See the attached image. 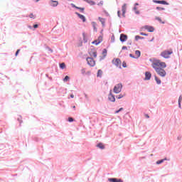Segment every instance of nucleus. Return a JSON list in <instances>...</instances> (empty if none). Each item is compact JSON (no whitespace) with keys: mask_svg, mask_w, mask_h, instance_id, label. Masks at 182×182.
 Listing matches in <instances>:
<instances>
[{"mask_svg":"<svg viewBox=\"0 0 182 182\" xmlns=\"http://www.w3.org/2000/svg\"><path fill=\"white\" fill-rule=\"evenodd\" d=\"M108 181L109 182H123L122 179L115 178H108Z\"/></svg>","mask_w":182,"mask_h":182,"instance_id":"obj_15","label":"nucleus"},{"mask_svg":"<svg viewBox=\"0 0 182 182\" xmlns=\"http://www.w3.org/2000/svg\"><path fill=\"white\" fill-rule=\"evenodd\" d=\"M155 4H160L163 5H169V3H167L165 0H154Z\"/></svg>","mask_w":182,"mask_h":182,"instance_id":"obj_6","label":"nucleus"},{"mask_svg":"<svg viewBox=\"0 0 182 182\" xmlns=\"http://www.w3.org/2000/svg\"><path fill=\"white\" fill-rule=\"evenodd\" d=\"M86 61L87 63V65L90 67H94L96 65V63L93 58H86Z\"/></svg>","mask_w":182,"mask_h":182,"instance_id":"obj_5","label":"nucleus"},{"mask_svg":"<svg viewBox=\"0 0 182 182\" xmlns=\"http://www.w3.org/2000/svg\"><path fill=\"white\" fill-rule=\"evenodd\" d=\"M124 109L123 108H120L119 109V111H122V110H123Z\"/></svg>","mask_w":182,"mask_h":182,"instance_id":"obj_48","label":"nucleus"},{"mask_svg":"<svg viewBox=\"0 0 182 182\" xmlns=\"http://www.w3.org/2000/svg\"><path fill=\"white\" fill-rule=\"evenodd\" d=\"M102 41H103V38L102 36H100L97 41H95L94 42H92V44H95L96 46H97L98 44L102 43Z\"/></svg>","mask_w":182,"mask_h":182,"instance_id":"obj_13","label":"nucleus"},{"mask_svg":"<svg viewBox=\"0 0 182 182\" xmlns=\"http://www.w3.org/2000/svg\"><path fill=\"white\" fill-rule=\"evenodd\" d=\"M20 50H17V52H16V56H18V53H20Z\"/></svg>","mask_w":182,"mask_h":182,"instance_id":"obj_41","label":"nucleus"},{"mask_svg":"<svg viewBox=\"0 0 182 182\" xmlns=\"http://www.w3.org/2000/svg\"><path fill=\"white\" fill-rule=\"evenodd\" d=\"M75 14L79 17V18H80L82 21V22L86 21V18L85 16H83L82 14H80V13H75Z\"/></svg>","mask_w":182,"mask_h":182,"instance_id":"obj_16","label":"nucleus"},{"mask_svg":"<svg viewBox=\"0 0 182 182\" xmlns=\"http://www.w3.org/2000/svg\"><path fill=\"white\" fill-rule=\"evenodd\" d=\"M129 56H130V57H132V58H134V56H133L132 54H131V55H129Z\"/></svg>","mask_w":182,"mask_h":182,"instance_id":"obj_49","label":"nucleus"},{"mask_svg":"<svg viewBox=\"0 0 182 182\" xmlns=\"http://www.w3.org/2000/svg\"><path fill=\"white\" fill-rule=\"evenodd\" d=\"M73 121H74L73 118H72V117H68V122H73Z\"/></svg>","mask_w":182,"mask_h":182,"instance_id":"obj_35","label":"nucleus"},{"mask_svg":"<svg viewBox=\"0 0 182 182\" xmlns=\"http://www.w3.org/2000/svg\"><path fill=\"white\" fill-rule=\"evenodd\" d=\"M166 64L164 62H161L160 60H154L152 63V68L155 70L156 73L162 77H166V72L162 68H166ZM159 67L162 68H160Z\"/></svg>","mask_w":182,"mask_h":182,"instance_id":"obj_1","label":"nucleus"},{"mask_svg":"<svg viewBox=\"0 0 182 182\" xmlns=\"http://www.w3.org/2000/svg\"><path fill=\"white\" fill-rule=\"evenodd\" d=\"M112 63L119 69H122V61L119 58H114L112 60Z\"/></svg>","mask_w":182,"mask_h":182,"instance_id":"obj_3","label":"nucleus"},{"mask_svg":"<svg viewBox=\"0 0 182 182\" xmlns=\"http://www.w3.org/2000/svg\"><path fill=\"white\" fill-rule=\"evenodd\" d=\"M65 64L64 63L60 64V68L65 69Z\"/></svg>","mask_w":182,"mask_h":182,"instance_id":"obj_25","label":"nucleus"},{"mask_svg":"<svg viewBox=\"0 0 182 182\" xmlns=\"http://www.w3.org/2000/svg\"><path fill=\"white\" fill-rule=\"evenodd\" d=\"M135 13H136V14H140L139 11H135Z\"/></svg>","mask_w":182,"mask_h":182,"instance_id":"obj_45","label":"nucleus"},{"mask_svg":"<svg viewBox=\"0 0 182 182\" xmlns=\"http://www.w3.org/2000/svg\"><path fill=\"white\" fill-rule=\"evenodd\" d=\"M155 19L156 20V21H158L159 23H163V24H164L165 23V21H162V19L161 18V17H155Z\"/></svg>","mask_w":182,"mask_h":182,"instance_id":"obj_20","label":"nucleus"},{"mask_svg":"<svg viewBox=\"0 0 182 182\" xmlns=\"http://www.w3.org/2000/svg\"><path fill=\"white\" fill-rule=\"evenodd\" d=\"M122 50H127V47L123 46V47L122 48Z\"/></svg>","mask_w":182,"mask_h":182,"instance_id":"obj_42","label":"nucleus"},{"mask_svg":"<svg viewBox=\"0 0 182 182\" xmlns=\"http://www.w3.org/2000/svg\"><path fill=\"white\" fill-rule=\"evenodd\" d=\"M85 73H86V70H85V69H82V70H81V73H82V75H85Z\"/></svg>","mask_w":182,"mask_h":182,"instance_id":"obj_34","label":"nucleus"},{"mask_svg":"<svg viewBox=\"0 0 182 182\" xmlns=\"http://www.w3.org/2000/svg\"><path fill=\"white\" fill-rule=\"evenodd\" d=\"M117 16H118V17H121V11H120V10H118V11H117Z\"/></svg>","mask_w":182,"mask_h":182,"instance_id":"obj_36","label":"nucleus"},{"mask_svg":"<svg viewBox=\"0 0 182 182\" xmlns=\"http://www.w3.org/2000/svg\"><path fill=\"white\" fill-rule=\"evenodd\" d=\"M70 97L71 98H74V95H70Z\"/></svg>","mask_w":182,"mask_h":182,"instance_id":"obj_47","label":"nucleus"},{"mask_svg":"<svg viewBox=\"0 0 182 182\" xmlns=\"http://www.w3.org/2000/svg\"><path fill=\"white\" fill-rule=\"evenodd\" d=\"M140 35L141 36H147L148 35L144 33H140Z\"/></svg>","mask_w":182,"mask_h":182,"instance_id":"obj_40","label":"nucleus"},{"mask_svg":"<svg viewBox=\"0 0 182 182\" xmlns=\"http://www.w3.org/2000/svg\"><path fill=\"white\" fill-rule=\"evenodd\" d=\"M181 102H182V96H180L179 99H178V105H179V107H181Z\"/></svg>","mask_w":182,"mask_h":182,"instance_id":"obj_26","label":"nucleus"},{"mask_svg":"<svg viewBox=\"0 0 182 182\" xmlns=\"http://www.w3.org/2000/svg\"><path fill=\"white\" fill-rule=\"evenodd\" d=\"M124 96H125V95L121 94V95H119L117 97V99H122V98H123Z\"/></svg>","mask_w":182,"mask_h":182,"instance_id":"obj_27","label":"nucleus"},{"mask_svg":"<svg viewBox=\"0 0 182 182\" xmlns=\"http://www.w3.org/2000/svg\"><path fill=\"white\" fill-rule=\"evenodd\" d=\"M28 17L31 18H35V16H34V14H33V13H31V14H29Z\"/></svg>","mask_w":182,"mask_h":182,"instance_id":"obj_30","label":"nucleus"},{"mask_svg":"<svg viewBox=\"0 0 182 182\" xmlns=\"http://www.w3.org/2000/svg\"><path fill=\"white\" fill-rule=\"evenodd\" d=\"M120 111L119 110H117L115 112V114H118Z\"/></svg>","mask_w":182,"mask_h":182,"instance_id":"obj_46","label":"nucleus"},{"mask_svg":"<svg viewBox=\"0 0 182 182\" xmlns=\"http://www.w3.org/2000/svg\"><path fill=\"white\" fill-rule=\"evenodd\" d=\"M92 26L94 30H97V28H96L97 23H95V21H92Z\"/></svg>","mask_w":182,"mask_h":182,"instance_id":"obj_24","label":"nucleus"},{"mask_svg":"<svg viewBox=\"0 0 182 182\" xmlns=\"http://www.w3.org/2000/svg\"><path fill=\"white\" fill-rule=\"evenodd\" d=\"M128 39V37L127 35H124V34H121L120 35V38H119V40L121 42L124 43L125 41H127Z\"/></svg>","mask_w":182,"mask_h":182,"instance_id":"obj_7","label":"nucleus"},{"mask_svg":"<svg viewBox=\"0 0 182 182\" xmlns=\"http://www.w3.org/2000/svg\"><path fill=\"white\" fill-rule=\"evenodd\" d=\"M79 10L81 11V12H83L85 11V9H83V7H80L79 8Z\"/></svg>","mask_w":182,"mask_h":182,"instance_id":"obj_39","label":"nucleus"},{"mask_svg":"<svg viewBox=\"0 0 182 182\" xmlns=\"http://www.w3.org/2000/svg\"><path fill=\"white\" fill-rule=\"evenodd\" d=\"M103 72L102 70H98L97 73V77H101L102 76Z\"/></svg>","mask_w":182,"mask_h":182,"instance_id":"obj_18","label":"nucleus"},{"mask_svg":"<svg viewBox=\"0 0 182 182\" xmlns=\"http://www.w3.org/2000/svg\"><path fill=\"white\" fill-rule=\"evenodd\" d=\"M108 100L112 102H114L116 101L115 96L113 95L112 92H110L108 95Z\"/></svg>","mask_w":182,"mask_h":182,"instance_id":"obj_11","label":"nucleus"},{"mask_svg":"<svg viewBox=\"0 0 182 182\" xmlns=\"http://www.w3.org/2000/svg\"><path fill=\"white\" fill-rule=\"evenodd\" d=\"M135 55H136V58H139L141 56V52L139 50H136Z\"/></svg>","mask_w":182,"mask_h":182,"instance_id":"obj_21","label":"nucleus"},{"mask_svg":"<svg viewBox=\"0 0 182 182\" xmlns=\"http://www.w3.org/2000/svg\"><path fill=\"white\" fill-rule=\"evenodd\" d=\"M73 108L75 109V108H76V107H75V106H73Z\"/></svg>","mask_w":182,"mask_h":182,"instance_id":"obj_50","label":"nucleus"},{"mask_svg":"<svg viewBox=\"0 0 182 182\" xmlns=\"http://www.w3.org/2000/svg\"><path fill=\"white\" fill-rule=\"evenodd\" d=\"M122 67L123 68H127V63L125 62L122 63Z\"/></svg>","mask_w":182,"mask_h":182,"instance_id":"obj_37","label":"nucleus"},{"mask_svg":"<svg viewBox=\"0 0 182 182\" xmlns=\"http://www.w3.org/2000/svg\"><path fill=\"white\" fill-rule=\"evenodd\" d=\"M164 161H165V159H161V160H160V161H156V164H162Z\"/></svg>","mask_w":182,"mask_h":182,"instance_id":"obj_28","label":"nucleus"},{"mask_svg":"<svg viewBox=\"0 0 182 182\" xmlns=\"http://www.w3.org/2000/svg\"><path fill=\"white\" fill-rule=\"evenodd\" d=\"M127 4H123V6L122 7V16L123 17H125V14H126V11H127Z\"/></svg>","mask_w":182,"mask_h":182,"instance_id":"obj_12","label":"nucleus"},{"mask_svg":"<svg viewBox=\"0 0 182 182\" xmlns=\"http://www.w3.org/2000/svg\"><path fill=\"white\" fill-rule=\"evenodd\" d=\"M75 9H80V7H77V6H73Z\"/></svg>","mask_w":182,"mask_h":182,"instance_id":"obj_43","label":"nucleus"},{"mask_svg":"<svg viewBox=\"0 0 182 182\" xmlns=\"http://www.w3.org/2000/svg\"><path fill=\"white\" fill-rule=\"evenodd\" d=\"M122 85L118 84L116 86H114L113 91L114 93L119 94V92H122Z\"/></svg>","mask_w":182,"mask_h":182,"instance_id":"obj_4","label":"nucleus"},{"mask_svg":"<svg viewBox=\"0 0 182 182\" xmlns=\"http://www.w3.org/2000/svg\"><path fill=\"white\" fill-rule=\"evenodd\" d=\"M144 29L147 30L149 32H154V28L152 27V26H144Z\"/></svg>","mask_w":182,"mask_h":182,"instance_id":"obj_10","label":"nucleus"},{"mask_svg":"<svg viewBox=\"0 0 182 182\" xmlns=\"http://www.w3.org/2000/svg\"><path fill=\"white\" fill-rule=\"evenodd\" d=\"M156 9L159 11H165L164 7H156Z\"/></svg>","mask_w":182,"mask_h":182,"instance_id":"obj_29","label":"nucleus"},{"mask_svg":"<svg viewBox=\"0 0 182 182\" xmlns=\"http://www.w3.org/2000/svg\"><path fill=\"white\" fill-rule=\"evenodd\" d=\"M17 120H18V122H20V124L22 123V117L21 116H18V118H17Z\"/></svg>","mask_w":182,"mask_h":182,"instance_id":"obj_32","label":"nucleus"},{"mask_svg":"<svg viewBox=\"0 0 182 182\" xmlns=\"http://www.w3.org/2000/svg\"><path fill=\"white\" fill-rule=\"evenodd\" d=\"M33 27L34 28H38V24H33Z\"/></svg>","mask_w":182,"mask_h":182,"instance_id":"obj_38","label":"nucleus"},{"mask_svg":"<svg viewBox=\"0 0 182 182\" xmlns=\"http://www.w3.org/2000/svg\"><path fill=\"white\" fill-rule=\"evenodd\" d=\"M142 38H141V36H136L135 37V40H136V41H138V40L142 39Z\"/></svg>","mask_w":182,"mask_h":182,"instance_id":"obj_33","label":"nucleus"},{"mask_svg":"<svg viewBox=\"0 0 182 182\" xmlns=\"http://www.w3.org/2000/svg\"><path fill=\"white\" fill-rule=\"evenodd\" d=\"M89 54L90 56H93L94 58L97 57V53L95 49H92L90 50Z\"/></svg>","mask_w":182,"mask_h":182,"instance_id":"obj_8","label":"nucleus"},{"mask_svg":"<svg viewBox=\"0 0 182 182\" xmlns=\"http://www.w3.org/2000/svg\"><path fill=\"white\" fill-rule=\"evenodd\" d=\"M173 53V51L172 49L170 50H164L162 53H161V56L164 58L168 59L171 58V55Z\"/></svg>","mask_w":182,"mask_h":182,"instance_id":"obj_2","label":"nucleus"},{"mask_svg":"<svg viewBox=\"0 0 182 182\" xmlns=\"http://www.w3.org/2000/svg\"><path fill=\"white\" fill-rule=\"evenodd\" d=\"M145 117H146V118H149L150 117L149 116V114H145Z\"/></svg>","mask_w":182,"mask_h":182,"instance_id":"obj_44","label":"nucleus"},{"mask_svg":"<svg viewBox=\"0 0 182 182\" xmlns=\"http://www.w3.org/2000/svg\"><path fill=\"white\" fill-rule=\"evenodd\" d=\"M49 4L51 6L55 7L58 5V1L50 0Z\"/></svg>","mask_w":182,"mask_h":182,"instance_id":"obj_14","label":"nucleus"},{"mask_svg":"<svg viewBox=\"0 0 182 182\" xmlns=\"http://www.w3.org/2000/svg\"><path fill=\"white\" fill-rule=\"evenodd\" d=\"M97 147H99L100 149H105V146L102 143H100L97 145Z\"/></svg>","mask_w":182,"mask_h":182,"instance_id":"obj_22","label":"nucleus"},{"mask_svg":"<svg viewBox=\"0 0 182 182\" xmlns=\"http://www.w3.org/2000/svg\"><path fill=\"white\" fill-rule=\"evenodd\" d=\"M155 80L158 85L161 84V80L159 79L156 76H155Z\"/></svg>","mask_w":182,"mask_h":182,"instance_id":"obj_23","label":"nucleus"},{"mask_svg":"<svg viewBox=\"0 0 182 182\" xmlns=\"http://www.w3.org/2000/svg\"><path fill=\"white\" fill-rule=\"evenodd\" d=\"M102 55H103V58H105L107 55V50L106 49H103Z\"/></svg>","mask_w":182,"mask_h":182,"instance_id":"obj_19","label":"nucleus"},{"mask_svg":"<svg viewBox=\"0 0 182 182\" xmlns=\"http://www.w3.org/2000/svg\"><path fill=\"white\" fill-rule=\"evenodd\" d=\"M151 76L152 75L150 72H146L144 80H150L151 78Z\"/></svg>","mask_w":182,"mask_h":182,"instance_id":"obj_9","label":"nucleus"},{"mask_svg":"<svg viewBox=\"0 0 182 182\" xmlns=\"http://www.w3.org/2000/svg\"><path fill=\"white\" fill-rule=\"evenodd\" d=\"M98 20L102 23V25L104 26H105L106 19L103 18L102 17H98Z\"/></svg>","mask_w":182,"mask_h":182,"instance_id":"obj_17","label":"nucleus"},{"mask_svg":"<svg viewBox=\"0 0 182 182\" xmlns=\"http://www.w3.org/2000/svg\"><path fill=\"white\" fill-rule=\"evenodd\" d=\"M70 77L69 76H65V78L63 79V81L67 82L68 80H69Z\"/></svg>","mask_w":182,"mask_h":182,"instance_id":"obj_31","label":"nucleus"}]
</instances>
